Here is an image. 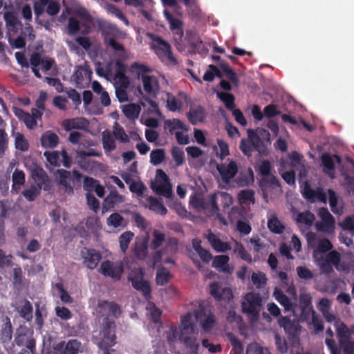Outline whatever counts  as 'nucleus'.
<instances>
[{
	"mask_svg": "<svg viewBox=\"0 0 354 354\" xmlns=\"http://www.w3.org/2000/svg\"><path fill=\"white\" fill-rule=\"evenodd\" d=\"M15 147L21 151H26L29 148L28 140L25 138L24 136L18 133L15 138Z\"/></svg>",
	"mask_w": 354,
	"mask_h": 354,
	"instance_id": "obj_56",
	"label": "nucleus"
},
{
	"mask_svg": "<svg viewBox=\"0 0 354 354\" xmlns=\"http://www.w3.org/2000/svg\"><path fill=\"white\" fill-rule=\"evenodd\" d=\"M132 286L137 290L141 292L146 299L151 297V288L149 283L144 280L140 276H135L129 278Z\"/></svg>",
	"mask_w": 354,
	"mask_h": 354,
	"instance_id": "obj_23",
	"label": "nucleus"
},
{
	"mask_svg": "<svg viewBox=\"0 0 354 354\" xmlns=\"http://www.w3.org/2000/svg\"><path fill=\"white\" fill-rule=\"evenodd\" d=\"M108 10L112 15H115L119 19L124 23L125 25L129 26V21L124 14L116 6L111 4L108 6Z\"/></svg>",
	"mask_w": 354,
	"mask_h": 354,
	"instance_id": "obj_61",
	"label": "nucleus"
},
{
	"mask_svg": "<svg viewBox=\"0 0 354 354\" xmlns=\"http://www.w3.org/2000/svg\"><path fill=\"white\" fill-rule=\"evenodd\" d=\"M301 193L303 197L310 203L317 201L326 203L327 196L322 187L314 189L311 187L310 183L306 180L301 185Z\"/></svg>",
	"mask_w": 354,
	"mask_h": 354,
	"instance_id": "obj_11",
	"label": "nucleus"
},
{
	"mask_svg": "<svg viewBox=\"0 0 354 354\" xmlns=\"http://www.w3.org/2000/svg\"><path fill=\"white\" fill-rule=\"evenodd\" d=\"M0 319L2 322L0 339L3 344H8L12 337V326L10 319L7 315H1Z\"/></svg>",
	"mask_w": 354,
	"mask_h": 354,
	"instance_id": "obj_22",
	"label": "nucleus"
},
{
	"mask_svg": "<svg viewBox=\"0 0 354 354\" xmlns=\"http://www.w3.org/2000/svg\"><path fill=\"white\" fill-rule=\"evenodd\" d=\"M15 114L20 121L24 122L27 128L32 129L36 127L37 121L35 117L24 111L22 109H17Z\"/></svg>",
	"mask_w": 354,
	"mask_h": 354,
	"instance_id": "obj_32",
	"label": "nucleus"
},
{
	"mask_svg": "<svg viewBox=\"0 0 354 354\" xmlns=\"http://www.w3.org/2000/svg\"><path fill=\"white\" fill-rule=\"evenodd\" d=\"M239 149L244 156L250 158L254 151L259 154H263L266 151V146L257 133L252 130H248V138L241 139Z\"/></svg>",
	"mask_w": 354,
	"mask_h": 354,
	"instance_id": "obj_4",
	"label": "nucleus"
},
{
	"mask_svg": "<svg viewBox=\"0 0 354 354\" xmlns=\"http://www.w3.org/2000/svg\"><path fill=\"white\" fill-rule=\"evenodd\" d=\"M86 252H84V263L86 264V266L91 269L93 270L95 268L100 262L102 254L100 252H97L94 249H87L85 248Z\"/></svg>",
	"mask_w": 354,
	"mask_h": 354,
	"instance_id": "obj_26",
	"label": "nucleus"
},
{
	"mask_svg": "<svg viewBox=\"0 0 354 354\" xmlns=\"http://www.w3.org/2000/svg\"><path fill=\"white\" fill-rule=\"evenodd\" d=\"M230 258L227 255L216 256L212 262V267L216 269H221L223 271L227 270Z\"/></svg>",
	"mask_w": 354,
	"mask_h": 354,
	"instance_id": "obj_45",
	"label": "nucleus"
},
{
	"mask_svg": "<svg viewBox=\"0 0 354 354\" xmlns=\"http://www.w3.org/2000/svg\"><path fill=\"white\" fill-rule=\"evenodd\" d=\"M88 124V121L83 118L66 119L62 122V126L66 131H70L73 129H85Z\"/></svg>",
	"mask_w": 354,
	"mask_h": 354,
	"instance_id": "obj_27",
	"label": "nucleus"
},
{
	"mask_svg": "<svg viewBox=\"0 0 354 354\" xmlns=\"http://www.w3.org/2000/svg\"><path fill=\"white\" fill-rule=\"evenodd\" d=\"M268 227L271 232L275 234H281L285 229L281 221L275 216H272L268 220Z\"/></svg>",
	"mask_w": 354,
	"mask_h": 354,
	"instance_id": "obj_46",
	"label": "nucleus"
},
{
	"mask_svg": "<svg viewBox=\"0 0 354 354\" xmlns=\"http://www.w3.org/2000/svg\"><path fill=\"white\" fill-rule=\"evenodd\" d=\"M183 102L171 93H167V107L171 111H179L183 107Z\"/></svg>",
	"mask_w": 354,
	"mask_h": 354,
	"instance_id": "obj_42",
	"label": "nucleus"
},
{
	"mask_svg": "<svg viewBox=\"0 0 354 354\" xmlns=\"http://www.w3.org/2000/svg\"><path fill=\"white\" fill-rule=\"evenodd\" d=\"M219 66L223 71L224 76L226 77L235 86H239V80L234 71L225 62H221L219 64Z\"/></svg>",
	"mask_w": 354,
	"mask_h": 354,
	"instance_id": "obj_35",
	"label": "nucleus"
},
{
	"mask_svg": "<svg viewBox=\"0 0 354 354\" xmlns=\"http://www.w3.org/2000/svg\"><path fill=\"white\" fill-rule=\"evenodd\" d=\"M180 331L176 326H171L168 331L166 333V338L169 344H171L177 341L180 340Z\"/></svg>",
	"mask_w": 354,
	"mask_h": 354,
	"instance_id": "obj_59",
	"label": "nucleus"
},
{
	"mask_svg": "<svg viewBox=\"0 0 354 354\" xmlns=\"http://www.w3.org/2000/svg\"><path fill=\"white\" fill-rule=\"evenodd\" d=\"M104 43L110 48H111V49H113L114 51L118 53V58L122 59H127L128 55L124 46L120 42L117 41L115 38L105 37Z\"/></svg>",
	"mask_w": 354,
	"mask_h": 354,
	"instance_id": "obj_29",
	"label": "nucleus"
},
{
	"mask_svg": "<svg viewBox=\"0 0 354 354\" xmlns=\"http://www.w3.org/2000/svg\"><path fill=\"white\" fill-rule=\"evenodd\" d=\"M234 252L237 253L239 257L251 263L252 261L250 254L246 250L243 245L238 241H235Z\"/></svg>",
	"mask_w": 354,
	"mask_h": 354,
	"instance_id": "obj_48",
	"label": "nucleus"
},
{
	"mask_svg": "<svg viewBox=\"0 0 354 354\" xmlns=\"http://www.w3.org/2000/svg\"><path fill=\"white\" fill-rule=\"evenodd\" d=\"M206 238L211 244L212 248L217 252H225L231 250V246L227 242L222 241L219 237L209 230Z\"/></svg>",
	"mask_w": 354,
	"mask_h": 354,
	"instance_id": "obj_24",
	"label": "nucleus"
},
{
	"mask_svg": "<svg viewBox=\"0 0 354 354\" xmlns=\"http://www.w3.org/2000/svg\"><path fill=\"white\" fill-rule=\"evenodd\" d=\"M68 33L70 35H75L80 33V22L74 17L68 18L67 24Z\"/></svg>",
	"mask_w": 354,
	"mask_h": 354,
	"instance_id": "obj_53",
	"label": "nucleus"
},
{
	"mask_svg": "<svg viewBox=\"0 0 354 354\" xmlns=\"http://www.w3.org/2000/svg\"><path fill=\"white\" fill-rule=\"evenodd\" d=\"M217 96L224 103L227 110L232 111L235 108V97L233 94L227 92H220L217 93Z\"/></svg>",
	"mask_w": 354,
	"mask_h": 354,
	"instance_id": "obj_38",
	"label": "nucleus"
},
{
	"mask_svg": "<svg viewBox=\"0 0 354 354\" xmlns=\"http://www.w3.org/2000/svg\"><path fill=\"white\" fill-rule=\"evenodd\" d=\"M134 236V234L130 231L122 233L119 237L120 247L122 252H125L129 245Z\"/></svg>",
	"mask_w": 354,
	"mask_h": 354,
	"instance_id": "obj_49",
	"label": "nucleus"
},
{
	"mask_svg": "<svg viewBox=\"0 0 354 354\" xmlns=\"http://www.w3.org/2000/svg\"><path fill=\"white\" fill-rule=\"evenodd\" d=\"M153 48L162 62H165L171 64H177V60L173 55L171 46L167 41L162 37L156 36L153 38Z\"/></svg>",
	"mask_w": 354,
	"mask_h": 354,
	"instance_id": "obj_8",
	"label": "nucleus"
},
{
	"mask_svg": "<svg viewBox=\"0 0 354 354\" xmlns=\"http://www.w3.org/2000/svg\"><path fill=\"white\" fill-rule=\"evenodd\" d=\"M44 156L46 157L47 161L50 165L54 167H59L61 165L60 163V156L59 151H46L44 153Z\"/></svg>",
	"mask_w": 354,
	"mask_h": 354,
	"instance_id": "obj_51",
	"label": "nucleus"
},
{
	"mask_svg": "<svg viewBox=\"0 0 354 354\" xmlns=\"http://www.w3.org/2000/svg\"><path fill=\"white\" fill-rule=\"evenodd\" d=\"M41 189L35 186L31 187L30 189H25L22 192V195L25 198L30 202L34 201L35 198L40 194Z\"/></svg>",
	"mask_w": 354,
	"mask_h": 354,
	"instance_id": "obj_57",
	"label": "nucleus"
},
{
	"mask_svg": "<svg viewBox=\"0 0 354 354\" xmlns=\"http://www.w3.org/2000/svg\"><path fill=\"white\" fill-rule=\"evenodd\" d=\"M339 342L344 354H354V342L351 340V338L339 340Z\"/></svg>",
	"mask_w": 354,
	"mask_h": 354,
	"instance_id": "obj_64",
	"label": "nucleus"
},
{
	"mask_svg": "<svg viewBox=\"0 0 354 354\" xmlns=\"http://www.w3.org/2000/svg\"><path fill=\"white\" fill-rule=\"evenodd\" d=\"M92 71L89 66H78L73 75V80L77 87L88 84L92 77Z\"/></svg>",
	"mask_w": 354,
	"mask_h": 354,
	"instance_id": "obj_16",
	"label": "nucleus"
},
{
	"mask_svg": "<svg viewBox=\"0 0 354 354\" xmlns=\"http://www.w3.org/2000/svg\"><path fill=\"white\" fill-rule=\"evenodd\" d=\"M170 272L165 267L158 268L156 272V282L158 286H164L167 284L171 278Z\"/></svg>",
	"mask_w": 354,
	"mask_h": 354,
	"instance_id": "obj_41",
	"label": "nucleus"
},
{
	"mask_svg": "<svg viewBox=\"0 0 354 354\" xmlns=\"http://www.w3.org/2000/svg\"><path fill=\"white\" fill-rule=\"evenodd\" d=\"M152 235L153 239L151 242L150 247L153 250H156L165 241V234L157 230H155L153 232Z\"/></svg>",
	"mask_w": 354,
	"mask_h": 354,
	"instance_id": "obj_47",
	"label": "nucleus"
},
{
	"mask_svg": "<svg viewBox=\"0 0 354 354\" xmlns=\"http://www.w3.org/2000/svg\"><path fill=\"white\" fill-rule=\"evenodd\" d=\"M113 137L119 140L121 142L126 143L129 142V136L126 134L123 127H122L118 122L115 123Z\"/></svg>",
	"mask_w": 354,
	"mask_h": 354,
	"instance_id": "obj_54",
	"label": "nucleus"
},
{
	"mask_svg": "<svg viewBox=\"0 0 354 354\" xmlns=\"http://www.w3.org/2000/svg\"><path fill=\"white\" fill-rule=\"evenodd\" d=\"M124 59L118 58L113 61L115 77L125 75L127 71V66L122 62Z\"/></svg>",
	"mask_w": 354,
	"mask_h": 354,
	"instance_id": "obj_62",
	"label": "nucleus"
},
{
	"mask_svg": "<svg viewBox=\"0 0 354 354\" xmlns=\"http://www.w3.org/2000/svg\"><path fill=\"white\" fill-rule=\"evenodd\" d=\"M148 201L149 209L162 216L167 213V208L163 205L162 203L159 201L157 198L151 196L149 198Z\"/></svg>",
	"mask_w": 354,
	"mask_h": 354,
	"instance_id": "obj_39",
	"label": "nucleus"
},
{
	"mask_svg": "<svg viewBox=\"0 0 354 354\" xmlns=\"http://www.w3.org/2000/svg\"><path fill=\"white\" fill-rule=\"evenodd\" d=\"M164 128L167 130L170 134L175 133L178 130L188 131V127L180 120L177 118L168 119L164 122Z\"/></svg>",
	"mask_w": 354,
	"mask_h": 354,
	"instance_id": "obj_31",
	"label": "nucleus"
},
{
	"mask_svg": "<svg viewBox=\"0 0 354 354\" xmlns=\"http://www.w3.org/2000/svg\"><path fill=\"white\" fill-rule=\"evenodd\" d=\"M101 335L97 344L99 349L102 354H111L114 351L111 348L116 344L115 324L108 317L104 319Z\"/></svg>",
	"mask_w": 354,
	"mask_h": 354,
	"instance_id": "obj_2",
	"label": "nucleus"
},
{
	"mask_svg": "<svg viewBox=\"0 0 354 354\" xmlns=\"http://www.w3.org/2000/svg\"><path fill=\"white\" fill-rule=\"evenodd\" d=\"M180 342L190 350L189 354H198L200 344L197 337H187Z\"/></svg>",
	"mask_w": 354,
	"mask_h": 354,
	"instance_id": "obj_50",
	"label": "nucleus"
},
{
	"mask_svg": "<svg viewBox=\"0 0 354 354\" xmlns=\"http://www.w3.org/2000/svg\"><path fill=\"white\" fill-rule=\"evenodd\" d=\"M148 241L143 239L136 242L134 248V254L139 259H144L147 255Z\"/></svg>",
	"mask_w": 354,
	"mask_h": 354,
	"instance_id": "obj_40",
	"label": "nucleus"
},
{
	"mask_svg": "<svg viewBox=\"0 0 354 354\" xmlns=\"http://www.w3.org/2000/svg\"><path fill=\"white\" fill-rule=\"evenodd\" d=\"M59 142V136L53 131H45L40 138V143L44 149H54Z\"/></svg>",
	"mask_w": 354,
	"mask_h": 354,
	"instance_id": "obj_25",
	"label": "nucleus"
},
{
	"mask_svg": "<svg viewBox=\"0 0 354 354\" xmlns=\"http://www.w3.org/2000/svg\"><path fill=\"white\" fill-rule=\"evenodd\" d=\"M276 300L283 306L285 310L290 311L295 310L292 309V304L289 297L285 295L281 290H275L274 292Z\"/></svg>",
	"mask_w": 354,
	"mask_h": 354,
	"instance_id": "obj_36",
	"label": "nucleus"
},
{
	"mask_svg": "<svg viewBox=\"0 0 354 354\" xmlns=\"http://www.w3.org/2000/svg\"><path fill=\"white\" fill-rule=\"evenodd\" d=\"M151 188L156 194L165 198H169L173 196L172 187L169 177L160 169L156 170V180L151 183Z\"/></svg>",
	"mask_w": 354,
	"mask_h": 354,
	"instance_id": "obj_7",
	"label": "nucleus"
},
{
	"mask_svg": "<svg viewBox=\"0 0 354 354\" xmlns=\"http://www.w3.org/2000/svg\"><path fill=\"white\" fill-rule=\"evenodd\" d=\"M195 317L200 322L203 330L206 332H210L216 324L214 315L211 312H207L205 308L198 310L195 313Z\"/></svg>",
	"mask_w": 354,
	"mask_h": 354,
	"instance_id": "obj_15",
	"label": "nucleus"
},
{
	"mask_svg": "<svg viewBox=\"0 0 354 354\" xmlns=\"http://www.w3.org/2000/svg\"><path fill=\"white\" fill-rule=\"evenodd\" d=\"M132 71H136L138 77L140 78L142 82L143 90L147 96H143V98L149 104L153 107H157V104L155 101L150 99L151 97L155 98L157 96L160 86L159 82L156 77L153 75H148L146 73L151 71V69L143 64L133 62L131 65Z\"/></svg>",
	"mask_w": 354,
	"mask_h": 354,
	"instance_id": "obj_1",
	"label": "nucleus"
},
{
	"mask_svg": "<svg viewBox=\"0 0 354 354\" xmlns=\"http://www.w3.org/2000/svg\"><path fill=\"white\" fill-rule=\"evenodd\" d=\"M102 147L106 153L113 151L115 149V140L111 131L105 130L102 133Z\"/></svg>",
	"mask_w": 354,
	"mask_h": 354,
	"instance_id": "obj_33",
	"label": "nucleus"
},
{
	"mask_svg": "<svg viewBox=\"0 0 354 354\" xmlns=\"http://www.w3.org/2000/svg\"><path fill=\"white\" fill-rule=\"evenodd\" d=\"M192 315L190 313H187L181 317L180 319V341L184 340L187 337H196L194 335H197L195 332V328L192 323Z\"/></svg>",
	"mask_w": 354,
	"mask_h": 354,
	"instance_id": "obj_19",
	"label": "nucleus"
},
{
	"mask_svg": "<svg viewBox=\"0 0 354 354\" xmlns=\"http://www.w3.org/2000/svg\"><path fill=\"white\" fill-rule=\"evenodd\" d=\"M13 276H12V283L15 287H21L23 285V280L24 279L23 274V270L21 268L17 267L13 268Z\"/></svg>",
	"mask_w": 354,
	"mask_h": 354,
	"instance_id": "obj_60",
	"label": "nucleus"
},
{
	"mask_svg": "<svg viewBox=\"0 0 354 354\" xmlns=\"http://www.w3.org/2000/svg\"><path fill=\"white\" fill-rule=\"evenodd\" d=\"M340 254L336 250L329 252L325 257L317 259V265L324 274H330L333 271L332 266H337L340 262Z\"/></svg>",
	"mask_w": 354,
	"mask_h": 354,
	"instance_id": "obj_12",
	"label": "nucleus"
},
{
	"mask_svg": "<svg viewBox=\"0 0 354 354\" xmlns=\"http://www.w3.org/2000/svg\"><path fill=\"white\" fill-rule=\"evenodd\" d=\"M140 111V106L136 104H126L122 109L124 115L130 120L138 118Z\"/></svg>",
	"mask_w": 354,
	"mask_h": 354,
	"instance_id": "obj_37",
	"label": "nucleus"
},
{
	"mask_svg": "<svg viewBox=\"0 0 354 354\" xmlns=\"http://www.w3.org/2000/svg\"><path fill=\"white\" fill-rule=\"evenodd\" d=\"M262 302V297L259 292H248L245 294L241 302L242 312L252 322H255L259 318Z\"/></svg>",
	"mask_w": 354,
	"mask_h": 354,
	"instance_id": "obj_3",
	"label": "nucleus"
},
{
	"mask_svg": "<svg viewBox=\"0 0 354 354\" xmlns=\"http://www.w3.org/2000/svg\"><path fill=\"white\" fill-rule=\"evenodd\" d=\"M251 280L257 288H260L266 284L267 279L263 272H259L258 273L253 272L251 276Z\"/></svg>",
	"mask_w": 354,
	"mask_h": 354,
	"instance_id": "obj_58",
	"label": "nucleus"
},
{
	"mask_svg": "<svg viewBox=\"0 0 354 354\" xmlns=\"http://www.w3.org/2000/svg\"><path fill=\"white\" fill-rule=\"evenodd\" d=\"M335 326H336L339 340H345L351 338V332L348 326L344 322L336 320Z\"/></svg>",
	"mask_w": 354,
	"mask_h": 354,
	"instance_id": "obj_43",
	"label": "nucleus"
},
{
	"mask_svg": "<svg viewBox=\"0 0 354 354\" xmlns=\"http://www.w3.org/2000/svg\"><path fill=\"white\" fill-rule=\"evenodd\" d=\"M274 342L277 351L284 354L288 351L287 342L283 337H281L279 334L274 335Z\"/></svg>",
	"mask_w": 354,
	"mask_h": 354,
	"instance_id": "obj_63",
	"label": "nucleus"
},
{
	"mask_svg": "<svg viewBox=\"0 0 354 354\" xmlns=\"http://www.w3.org/2000/svg\"><path fill=\"white\" fill-rule=\"evenodd\" d=\"M318 215L322 219V221L317 223V230L322 232L333 231L335 228V220L328 209L326 207L319 208Z\"/></svg>",
	"mask_w": 354,
	"mask_h": 354,
	"instance_id": "obj_14",
	"label": "nucleus"
},
{
	"mask_svg": "<svg viewBox=\"0 0 354 354\" xmlns=\"http://www.w3.org/2000/svg\"><path fill=\"white\" fill-rule=\"evenodd\" d=\"M54 175L57 185L68 194H72L74 192V180L73 177L79 179L82 176L77 170H73L71 174V171L64 169L56 170Z\"/></svg>",
	"mask_w": 354,
	"mask_h": 354,
	"instance_id": "obj_6",
	"label": "nucleus"
},
{
	"mask_svg": "<svg viewBox=\"0 0 354 354\" xmlns=\"http://www.w3.org/2000/svg\"><path fill=\"white\" fill-rule=\"evenodd\" d=\"M165 159V152L162 149H156L151 151L150 153V162L152 165L157 166L162 163Z\"/></svg>",
	"mask_w": 354,
	"mask_h": 354,
	"instance_id": "obj_44",
	"label": "nucleus"
},
{
	"mask_svg": "<svg viewBox=\"0 0 354 354\" xmlns=\"http://www.w3.org/2000/svg\"><path fill=\"white\" fill-rule=\"evenodd\" d=\"M14 343L18 346H26L32 354L36 352V341L33 330L26 326L21 325L16 331Z\"/></svg>",
	"mask_w": 354,
	"mask_h": 354,
	"instance_id": "obj_5",
	"label": "nucleus"
},
{
	"mask_svg": "<svg viewBox=\"0 0 354 354\" xmlns=\"http://www.w3.org/2000/svg\"><path fill=\"white\" fill-rule=\"evenodd\" d=\"M31 177L37 183V187L44 191H50L52 188L51 181L44 169L35 164L31 169Z\"/></svg>",
	"mask_w": 354,
	"mask_h": 354,
	"instance_id": "obj_13",
	"label": "nucleus"
},
{
	"mask_svg": "<svg viewBox=\"0 0 354 354\" xmlns=\"http://www.w3.org/2000/svg\"><path fill=\"white\" fill-rule=\"evenodd\" d=\"M187 119L191 124L196 125L199 122H202L205 119V111L201 106H198L194 109H191L187 113Z\"/></svg>",
	"mask_w": 354,
	"mask_h": 354,
	"instance_id": "obj_28",
	"label": "nucleus"
},
{
	"mask_svg": "<svg viewBox=\"0 0 354 354\" xmlns=\"http://www.w3.org/2000/svg\"><path fill=\"white\" fill-rule=\"evenodd\" d=\"M216 169L221 176L224 183H227L237 173V165L234 160H231L227 165L225 164L217 165Z\"/></svg>",
	"mask_w": 354,
	"mask_h": 354,
	"instance_id": "obj_20",
	"label": "nucleus"
},
{
	"mask_svg": "<svg viewBox=\"0 0 354 354\" xmlns=\"http://www.w3.org/2000/svg\"><path fill=\"white\" fill-rule=\"evenodd\" d=\"M209 292L217 301H229L233 297L231 288L228 287L222 288L218 282H213L210 284Z\"/></svg>",
	"mask_w": 354,
	"mask_h": 354,
	"instance_id": "obj_18",
	"label": "nucleus"
},
{
	"mask_svg": "<svg viewBox=\"0 0 354 354\" xmlns=\"http://www.w3.org/2000/svg\"><path fill=\"white\" fill-rule=\"evenodd\" d=\"M163 13H164V16H165V19H167V21H168V23L169 24L170 30L173 32L176 30L177 33H178V32H180V34L183 35V30H182V27L183 25V22L178 18L174 17L171 14V12L167 10H165Z\"/></svg>",
	"mask_w": 354,
	"mask_h": 354,
	"instance_id": "obj_34",
	"label": "nucleus"
},
{
	"mask_svg": "<svg viewBox=\"0 0 354 354\" xmlns=\"http://www.w3.org/2000/svg\"><path fill=\"white\" fill-rule=\"evenodd\" d=\"M97 308L102 315H106L115 318L119 317L122 313L120 306L115 301L100 300L97 303Z\"/></svg>",
	"mask_w": 354,
	"mask_h": 354,
	"instance_id": "obj_17",
	"label": "nucleus"
},
{
	"mask_svg": "<svg viewBox=\"0 0 354 354\" xmlns=\"http://www.w3.org/2000/svg\"><path fill=\"white\" fill-rule=\"evenodd\" d=\"M81 343L77 339H70L65 346L63 354H78Z\"/></svg>",
	"mask_w": 354,
	"mask_h": 354,
	"instance_id": "obj_52",
	"label": "nucleus"
},
{
	"mask_svg": "<svg viewBox=\"0 0 354 354\" xmlns=\"http://www.w3.org/2000/svg\"><path fill=\"white\" fill-rule=\"evenodd\" d=\"M99 272L104 277L120 280L124 272V265L122 261L113 262L106 260L101 263Z\"/></svg>",
	"mask_w": 354,
	"mask_h": 354,
	"instance_id": "obj_10",
	"label": "nucleus"
},
{
	"mask_svg": "<svg viewBox=\"0 0 354 354\" xmlns=\"http://www.w3.org/2000/svg\"><path fill=\"white\" fill-rule=\"evenodd\" d=\"M20 306L17 308L21 317L30 322L32 319L33 308L32 304L26 299L20 301Z\"/></svg>",
	"mask_w": 354,
	"mask_h": 354,
	"instance_id": "obj_30",
	"label": "nucleus"
},
{
	"mask_svg": "<svg viewBox=\"0 0 354 354\" xmlns=\"http://www.w3.org/2000/svg\"><path fill=\"white\" fill-rule=\"evenodd\" d=\"M333 248L331 242L327 239H321L317 245L316 250H314L313 256L315 257L316 253L324 254L330 251Z\"/></svg>",
	"mask_w": 354,
	"mask_h": 354,
	"instance_id": "obj_55",
	"label": "nucleus"
},
{
	"mask_svg": "<svg viewBox=\"0 0 354 354\" xmlns=\"http://www.w3.org/2000/svg\"><path fill=\"white\" fill-rule=\"evenodd\" d=\"M279 325L282 327L288 339L292 343L298 342L301 330L299 321L291 320L288 317H281L278 320Z\"/></svg>",
	"mask_w": 354,
	"mask_h": 354,
	"instance_id": "obj_9",
	"label": "nucleus"
},
{
	"mask_svg": "<svg viewBox=\"0 0 354 354\" xmlns=\"http://www.w3.org/2000/svg\"><path fill=\"white\" fill-rule=\"evenodd\" d=\"M124 201V196L120 194L115 188L111 189L102 204V212H106Z\"/></svg>",
	"mask_w": 354,
	"mask_h": 354,
	"instance_id": "obj_21",
	"label": "nucleus"
}]
</instances>
